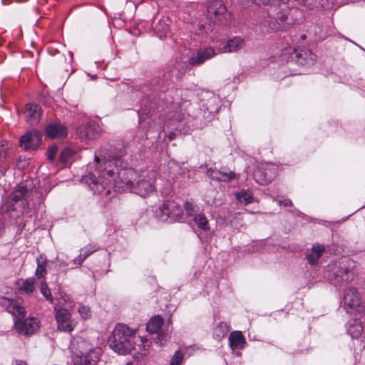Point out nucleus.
Wrapping results in <instances>:
<instances>
[{
	"mask_svg": "<svg viewBox=\"0 0 365 365\" xmlns=\"http://www.w3.org/2000/svg\"><path fill=\"white\" fill-rule=\"evenodd\" d=\"M157 173L155 170L148 171L146 175L139 177V179L133 184L130 192L138 195L142 197H148L156 191L155 182Z\"/></svg>",
	"mask_w": 365,
	"mask_h": 365,
	"instance_id": "6",
	"label": "nucleus"
},
{
	"mask_svg": "<svg viewBox=\"0 0 365 365\" xmlns=\"http://www.w3.org/2000/svg\"><path fill=\"white\" fill-rule=\"evenodd\" d=\"M135 332L125 324H118L115 327L108 338L109 346L115 352L127 354L134 349Z\"/></svg>",
	"mask_w": 365,
	"mask_h": 365,
	"instance_id": "3",
	"label": "nucleus"
},
{
	"mask_svg": "<svg viewBox=\"0 0 365 365\" xmlns=\"http://www.w3.org/2000/svg\"><path fill=\"white\" fill-rule=\"evenodd\" d=\"M74 151L72 150L70 148H65L63 149L61 154H60V157H59V160L63 163V164H66L67 163L69 162L71 158H72L74 155Z\"/></svg>",
	"mask_w": 365,
	"mask_h": 365,
	"instance_id": "31",
	"label": "nucleus"
},
{
	"mask_svg": "<svg viewBox=\"0 0 365 365\" xmlns=\"http://www.w3.org/2000/svg\"><path fill=\"white\" fill-rule=\"evenodd\" d=\"M324 251V246L317 245L314 246L311 252L307 255V259L311 264H316Z\"/></svg>",
	"mask_w": 365,
	"mask_h": 365,
	"instance_id": "20",
	"label": "nucleus"
},
{
	"mask_svg": "<svg viewBox=\"0 0 365 365\" xmlns=\"http://www.w3.org/2000/svg\"><path fill=\"white\" fill-rule=\"evenodd\" d=\"M183 360V354L180 350H178L175 352L174 356L170 360V365H181Z\"/></svg>",
	"mask_w": 365,
	"mask_h": 365,
	"instance_id": "35",
	"label": "nucleus"
},
{
	"mask_svg": "<svg viewBox=\"0 0 365 365\" xmlns=\"http://www.w3.org/2000/svg\"><path fill=\"white\" fill-rule=\"evenodd\" d=\"M102 350L99 347L90 349L81 357V361L88 365H96L101 355Z\"/></svg>",
	"mask_w": 365,
	"mask_h": 365,
	"instance_id": "18",
	"label": "nucleus"
},
{
	"mask_svg": "<svg viewBox=\"0 0 365 365\" xmlns=\"http://www.w3.org/2000/svg\"><path fill=\"white\" fill-rule=\"evenodd\" d=\"M118 161V159L108 160L105 162L104 169L98 177L89 174L84 178V180L93 193L105 195L110 194V182L117 170Z\"/></svg>",
	"mask_w": 365,
	"mask_h": 365,
	"instance_id": "2",
	"label": "nucleus"
},
{
	"mask_svg": "<svg viewBox=\"0 0 365 365\" xmlns=\"http://www.w3.org/2000/svg\"><path fill=\"white\" fill-rule=\"evenodd\" d=\"M95 161L96 162V163H100V159L98 156H95Z\"/></svg>",
	"mask_w": 365,
	"mask_h": 365,
	"instance_id": "48",
	"label": "nucleus"
},
{
	"mask_svg": "<svg viewBox=\"0 0 365 365\" xmlns=\"http://www.w3.org/2000/svg\"><path fill=\"white\" fill-rule=\"evenodd\" d=\"M118 177L114 180L113 185L118 191H130L133 187V179L135 177V171L132 168L117 170Z\"/></svg>",
	"mask_w": 365,
	"mask_h": 365,
	"instance_id": "8",
	"label": "nucleus"
},
{
	"mask_svg": "<svg viewBox=\"0 0 365 365\" xmlns=\"http://www.w3.org/2000/svg\"><path fill=\"white\" fill-rule=\"evenodd\" d=\"M220 181L229 182L236 178V174L232 171H222L220 170Z\"/></svg>",
	"mask_w": 365,
	"mask_h": 365,
	"instance_id": "34",
	"label": "nucleus"
},
{
	"mask_svg": "<svg viewBox=\"0 0 365 365\" xmlns=\"http://www.w3.org/2000/svg\"><path fill=\"white\" fill-rule=\"evenodd\" d=\"M37 268L36 269L35 274L38 278L44 277L46 274V259L43 256H40L37 258Z\"/></svg>",
	"mask_w": 365,
	"mask_h": 365,
	"instance_id": "25",
	"label": "nucleus"
},
{
	"mask_svg": "<svg viewBox=\"0 0 365 365\" xmlns=\"http://www.w3.org/2000/svg\"><path fill=\"white\" fill-rule=\"evenodd\" d=\"M57 152H58V148L56 145L51 146L46 153L48 159L50 161H53Z\"/></svg>",
	"mask_w": 365,
	"mask_h": 365,
	"instance_id": "41",
	"label": "nucleus"
},
{
	"mask_svg": "<svg viewBox=\"0 0 365 365\" xmlns=\"http://www.w3.org/2000/svg\"><path fill=\"white\" fill-rule=\"evenodd\" d=\"M76 133L81 140H92L100 135L99 127L95 123L82 125L77 128Z\"/></svg>",
	"mask_w": 365,
	"mask_h": 365,
	"instance_id": "14",
	"label": "nucleus"
},
{
	"mask_svg": "<svg viewBox=\"0 0 365 365\" xmlns=\"http://www.w3.org/2000/svg\"><path fill=\"white\" fill-rule=\"evenodd\" d=\"M316 56L309 49L297 50L295 48L288 47L282 51L280 58L287 62H296L302 66H312Z\"/></svg>",
	"mask_w": 365,
	"mask_h": 365,
	"instance_id": "5",
	"label": "nucleus"
},
{
	"mask_svg": "<svg viewBox=\"0 0 365 365\" xmlns=\"http://www.w3.org/2000/svg\"><path fill=\"white\" fill-rule=\"evenodd\" d=\"M355 262L351 259H344L329 271L327 276L330 282L335 287H344L354 280L355 277Z\"/></svg>",
	"mask_w": 365,
	"mask_h": 365,
	"instance_id": "4",
	"label": "nucleus"
},
{
	"mask_svg": "<svg viewBox=\"0 0 365 365\" xmlns=\"http://www.w3.org/2000/svg\"><path fill=\"white\" fill-rule=\"evenodd\" d=\"M279 204L281 205H283L284 207H291L292 205V202L289 199H286V200L279 201Z\"/></svg>",
	"mask_w": 365,
	"mask_h": 365,
	"instance_id": "44",
	"label": "nucleus"
},
{
	"mask_svg": "<svg viewBox=\"0 0 365 365\" xmlns=\"http://www.w3.org/2000/svg\"><path fill=\"white\" fill-rule=\"evenodd\" d=\"M71 315L68 310L60 308L56 312V319L57 323H63L71 321Z\"/></svg>",
	"mask_w": 365,
	"mask_h": 365,
	"instance_id": "28",
	"label": "nucleus"
},
{
	"mask_svg": "<svg viewBox=\"0 0 365 365\" xmlns=\"http://www.w3.org/2000/svg\"><path fill=\"white\" fill-rule=\"evenodd\" d=\"M200 29L202 31H204L205 33H208L209 31H212V29L210 28V26L209 27H205L203 24L200 25Z\"/></svg>",
	"mask_w": 365,
	"mask_h": 365,
	"instance_id": "46",
	"label": "nucleus"
},
{
	"mask_svg": "<svg viewBox=\"0 0 365 365\" xmlns=\"http://www.w3.org/2000/svg\"><path fill=\"white\" fill-rule=\"evenodd\" d=\"M207 14L215 18V21L220 24H227L231 18V14L227 13L226 6L219 1H214L207 6Z\"/></svg>",
	"mask_w": 365,
	"mask_h": 365,
	"instance_id": "9",
	"label": "nucleus"
},
{
	"mask_svg": "<svg viewBox=\"0 0 365 365\" xmlns=\"http://www.w3.org/2000/svg\"><path fill=\"white\" fill-rule=\"evenodd\" d=\"M86 258L81 253L74 259V263L81 265Z\"/></svg>",
	"mask_w": 365,
	"mask_h": 365,
	"instance_id": "43",
	"label": "nucleus"
},
{
	"mask_svg": "<svg viewBox=\"0 0 365 365\" xmlns=\"http://www.w3.org/2000/svg\"><path fill=\"white\" fill-rule=\"evenodd\" d=\"M0 306L14 317V329L19 335L29 336L39 329L40 322L37 318H26V312L21 299L1 297Z\"/></svg>",
	"mask_w": 365,
	"mask_h": 365,
	"instance_id": "1",
	"label": "nucleus"
},
{
	"mask_svg": "<svg viewBox=\"0 0 365 365\" xmlns=\"http://www.w3.org/2000/svg\"><path fill=\"white\" fill-rule=\"evenodd\" d=\"M45 134L48 138H62L67 135V128L59 121L48 123L44 129Z\"/></svg>",
	"mask_w": 365,
	"mask_h": 365,
	"instance_id": "12",
	"label": "nucleus"
},
{
	"mask_svg": "<svg viewBox=\"0 0 365 365\" xmlns=\"http://www.w3.org/2000/svg\"><path fill=\"white\" fill-rule=\"evenodd\" d=\"M26 164H28L27 162H24V164L22 165V168L25 167Z\"/></svg>",
	"mask_w": 365,
	"mask_h": 365,
	"instance_id": "51",
	"label": "nucleus"
},
{
	"mask_svg": "<svg viewBox=\"0 0 365 365\" xmlns=\"http://www.w3.org/2000/svg\"><path fill=\"white\" fill-rule=\"evenodd\" d=\"M207 175L212 180L220 181V170L210 168L207 171Z\"/></svg>",
	"mask_w": 365,
	"mask_h": 365,
	"instance_id": "40",
	"label": "nucleus"
},
{
	"mask_svg": "<svg viewBox=\"0 0 365 365\" xmlns=\"http://www.w3.org/2000/svg\"><path fill=\"white\" fill-rule=\"evenodd\" d=\"M364 331L362 324L359 321H354L353 324L349 329V333L353 338L359 337Z\"/></svg>",
	"mask_w": 365,
	"mask_h": 365,
	"instance_id": "29",
	"label": "nucleus"
},
{
	"mask_svg": "<svg viewBox=\"0 0 365 365\" xmlns=\"http://www.w3.org/2000/svg\"><path fill=\"white\" fill-rule=\"evenodd\" d=\"M275 175V168L273 166L259 168L254 172V178L260 185L268 184L274 178Z\"/></svg>",
	"mask_w": 365,
	"mask_h": 365,
	"instance_id": "15",
	"label": "nucleus"
},
{
	"mask_svg": "<svg viewBox=\"0 0 365 365\" xmlns=\"http://www.w3.org/2000/svg\"><path fill=\"white\" fill-rule=\"evenodd\" d=\"M24 113L26 122L31 125H34L40 121L42 109L36 104L27 103L25 106Z\"/></svg>",
	"mask_w": 365,
	"mask_h": 365,
	"instance_id": "13",
	"label": "nucleus"
},
{
	"mask_svg": "<svg viewBox=\"0 0 365 365\" xmlns=\"http://www.w3.org/2000/svg\"><path fill=\"white\" fill-rule=\"evenodd\" d=\"M78 312L84 319H88L91 317V309L87 306H80L78 308Z\"/></svg>",
	"mask_w": 365,
	"mask_h": 365,
	"instance_id": "37",
	"label": "nucleus"
},
{
	"mask_svg": "<svg viewBox=\"0 0 365 365\" xmlns=\"http://www.w3.org/2000/svg\"><path fill=\"white\" fill-rule=\"evenodd\" d=\"M155 212L159 220L170 222L180 221L183 215L181 207L174 201L164 202Z\"/></svg>",
	"mask_w": 365,
	"mask_h": 365,
	"instance_id": "7",
	"label": "nucleus"
},
{
	"mask_svg": "<svg viewBox=\"0 0 365 365\" xmlns=\"http://www.w3.org/2000/svg\"><path fill=\"white\" fill-rule=\"evenodd\" d=\"M145 346H146L145 344L143 345L144 347H145ZM146 354V349L144 348V352L142 353V354Z\"/></svg>",
	"mask_w": 365,
	"mask_h": 365,
	"instance_id": "49",
	"label": "nucleus"
},
{
	"mask_svg": "<svg viewBox=\"0 0 365 365\" xmlns=\"http://www.w3.org/2000/svg\"><path fill=\"white\" fill-rule=\"evenodd\" d=\"M305 38H306V36H305V35H302V39H305Z\"/></svg>",
	"mask_w": 365,
	"mask_h": 365,
	"instance_id": "50",
	"label": "nucleus"
},
{
	"mask_svg": "<svg viewBox=\"0 0 365 365\" xmlns=\"http://www.w3.org/2000/svg\"><path fill=\"white\" fill-rule=\"evenodd\" d=\"M163 320L160 316L152 317L146 326V329L150 333H157L161 328Z\"/></svg>",
	"mask_w": 365,
	"mask_h": 365,
	"instance_id": "23",
	"label": "nucleus"
},
{
	"mask_svg": "<svg viewBox=\"0 0 365 365\" xmlns=\"http://www.w3.org/2000/svg\"><path fill=\"white\" fill-rule=\"evenodd\" d=\"M155 29H157L158 31H160V29H158V27H156Z\"/></svg>",
	"mask_w": 365,
	"mask_h": 365,
	"instance_id": "53",
	"label": "nucleus"
},
{
	"mask_svg": "<svg viewBox=\"0 0 365 365\" xmlns=\"http://www.w3.org/2000/svg\"><path fill=\"white\" fill-rule=\"evenodd\" d=\"M236 198L241 202H244L245 205L252 202V195L246 190H242L236 194Z\"/></svg>",
	"mask_w": 365,
	"mask_h": 365,
	"instance_id": "30",
	"label": "nucleus"
},
{
	"mask_svg": "<svg viewBox=\"0 0 365 365\" xmlns=\"http://www.w3.org/2000/svg\"><path fill=\"white\" fill-rule=\"evenodd\" d=\"M279 7V6H276L275 9L273 8L272 10L269 9V11H268L269 16H270V15L274 16L275 19L277 20H279L281 22L287 21V24L288 25L294 24V21H288L289 16L287 14V11L285 10L284 9H281L282 11H277Z\"/></svg>",
	"mask_w": 365,
	"mask_h": 365,
	"instance_id": "22",
	"label": "nucleus"
},
{
	"mask_svg": "<svg viewBox=\"0 0 365 365\" xmlns=\"http://www.w3.org/2000/svg\"><path fill=\"white\" fill-rule=\"evenodd\" d=\"M15 365H28L27 363L24 361H16Z\"/></svg>",
	"mask_w": 365,
	"mask_h": 365,
	"instance_id": "47",
	"label": "nucleus"
},
{
	"mask_svg": "<svg viewBox=\"0 0 365 365\" xmlns=\"http://www.w3.org/2000/svg\"><path fill=\"white\" fill-rule=\"evenodd\" d=\"M258 1L264 5H269L271 10L276 6H280L282 3V0H258Z\"/></svg>",
	"mask_w": 365,
	"mask_h": 365,
	"instance_id": "38",
	"label": "nucleus"
},
{
	"mask_svg": "<svg viewBox=\"0 0 365 365\" xmlns=\"http://www.w3.org/2000/svg\"><path fill=\"white\" fill-rule=\"evenodd\" d=\"M229 343L232 350L241 349L245 343V339L241 331H232L229 336Z\"/></svg>",
	"mask_w": 365,
	"mask_h": 365,
	"instance_id": "19",
	"label": "nucleus"
},
{
	"mask_svg": "<svg viewBox=\"0 0 365 365\" xmlns=\"http://www.w3.org/2000/svg\"><path fill=\"white\" fill-rule=\"evenodd\" d=\"M215 55V52L212 48L200 49L196 55L189 58V63L192 66H198L203 63L206 60L211 58Z\"/></svg>",
	"mask_w": 365,
	"mask_h": 365,
	"instance_id": "16",
	"label": "nucleus"
},
{
	"mask_svg": "<svg viewBox=\"0 0 365 365\" xmlns=\"http://www.w3.org/2000/svg\"><path fill=\"white\" fill-rule=\"evenodd\" d=\"M245 46V41L240 37H235L228 40L222 48V52H236Z\"/></svg>",
	"mask_w": 365,
	"mask_h": 365,
	"instance_id": "17",
	"label": "nucleus"
},
{
	"mask_svg": "<svg viewBox=\"0 0 365 365\" xmlns=\"http://www.w3.org/2000/svg\"><path fill=\"white\" fill-rule=\"evenodd\" d=\"M97 250V248L92 245H88L85 247L81 250V253L87 258L88 256H90L92 253L96 252Z\"/></svg>",
	"mask_w": 365,
	"mask_h": 365,
	"instance_id": "36",
	"label": "nucleus"
},
{
	"mask_svg": "<svg viewBox=\"0 0 365 365\" xmlns=\"http://www.w3.org/2000/svg\"><path fill=\"white\" fill-rule=\"evenodd\" d=\"M8 146L5 141L0 142V163L2 162L7 155Z\"/></svg>",
	"mask_w": 365,
	"mask_h": 365,
	"instance_id": "39",
	"label": "nucleus"
},
{
	"mask_svg": "<svg viewBox=\"0 0 365 365\" xmlns=\"http://www.w3.org/2000/svg\"><path fill=\"white\" fill-rule=\"evenodd\" d=\"M229 331V327L226 323L220 322L214 329V336L217 340L225 337Z\"/></svg>",
	"mask_w": 365,
	"mask_h": 365,
	"instance_id": "26",
	"label": "nucleus"
},
{
	"mask_svg": "<svg viewBox=\"0 0 365 365\" xmlns=\"http://www.w3.org/2000/svg\"><path fill=\"white\" fill-rule=\"evenodd\" d=\"M35 283L36 279L34 277L28 278L23 281L19 290L24 293L31 294L35 290Z\"/></svg>",
	"mask_w": 365,
	"mask_h": 365,
	"instance_id": "27",
	"label": "nucleus"
},
{
	"mask_svg": "<svg viewBox=\"0 0 365 365\" xmlns=\"http://www.w3.org/2000/svg\"><path fill=\"white\" fill-rule=\"evenodd\" d=\"M75 324L73 322L57 323V329L61 331L71 332L73 330Z\"/></svg>",
	"mask_w": 365,
	"mask_h": 365,
	"instance_id": "33",
	"label": "nucleus"
},
{
	"mask_svg": "<svg viewBox=\"0 0 365 365\" xmlns=\"http://www.w3.org/2000/svg\"><path fill=\"white\" fill-rule=\"evenodd\" d=\"M42 134L36 130L26 132L20 138V146L26 151L36 150L41 143Z\"/></svg>",
	"mask_w": 365,
	"mask_h": 365,
	"instance_id": "10",
	"label": "nucleus"
},
{
	"mask_svg": "<svg viewBox=\"0 0 365 365\" xmlns=\"http://www.w3.org/2000/svg\"><path fill=\"white\" fill-rule=\"evenodd\" d=\"M126 365H133L131 363H128Z\"/></svg>",
	"mask_w": 365,
	"mask_h": 365,
	"instance_id": "52",
	"label": "nucleus"
},
{
	"mask_svg": "<svg viewBox=\"0 0 365 365\" xmlns=\"http://www.w3.org/2000/svg\"><path fill=\"white\" fill-rule=\"evenodd\" d=\"M27 188L24 185H18L10 194V199L13 202H18L27 195Z\"/></svg>",
	"mask_w": 365,
	"mask_h": 365,
	"instance_id": "24",
	"label": "nucleus"
},
{
	"mask_svg": "<svg viewBox=\"0 0 365 365\" xmlns=\"http://www.w3.org/2000/svg\"><path fill=\"white\" fill-rule=\"evenodd\" d=\"M190 224L193 226L196 225L199 229L204 231H209L210 229L209 222L205 215L202 213L195 215Z\"/></svg>",
	"mask_w": 365,
	"mask_h": 365,
	"instance_id": "21",
	"label": "nucleus"
},
{
	"mask_svg": "<svg viewBox=\"0 0 365 365\" xmlns=\"http://www.w3.org/2000/svg\"><path fill=\"white\" fill-rule=\"evenodd\" d=\"M41 293L43 296L50 302H53V297L50 289L48 287L47 284L45 282H42L40 287Z\"/></svg>",
	"mask_w": 365,
	"mask_h": 365,
	"instance_id": "32",
	"label": "nucleus"
},
{
	"mask_svg": "<svg viewBox=\"0 0 365 365\" xmlns=\"http://www.w3.org/2000/svg\"><path fill=\"white\" fill-rule=\"evenodd\" d=\"M290 12L292 13V15H294L296 16L302 15V11L297 9H293L291 10Z\"/></svg>",
	"mask_w": 365,
	"mask_h": 365,
	"instance_id": "45",
	"label": "nucleus"
},
{
	"mask_svg": "<svg viewBox=\"0 0 365 365\" xmlns=\"http://www.w3.org/2000/svg\"><path fill=\"white\" fill-rule=\"evenodd\" d=\"M344 302L348 312L356 309L360 311L361 299L356 288L349 287L344 291Z\"/></svg>",
	"mask_w": 365,
	"mask_h": 365,
	"instance_id": "11",
	"label": "nucleus"
},
{
	"mask_svg": "<svg viewBox=\"0 0 365 365\" xmlns=\"http://www.w3.org/2000/svg\"><path fill=\"white\" fill-rule=\"evenodd\" d=\"M195 207L196 206H195L192 203L189 202H186L184 205L185 213L189 216H191L192 213L195 211Z\"/></svg>",
	"mask_w": 365,
	"mask_h": 365,
	"instance_id": "42",
	"label": "nucleus"
}]
</instances>
